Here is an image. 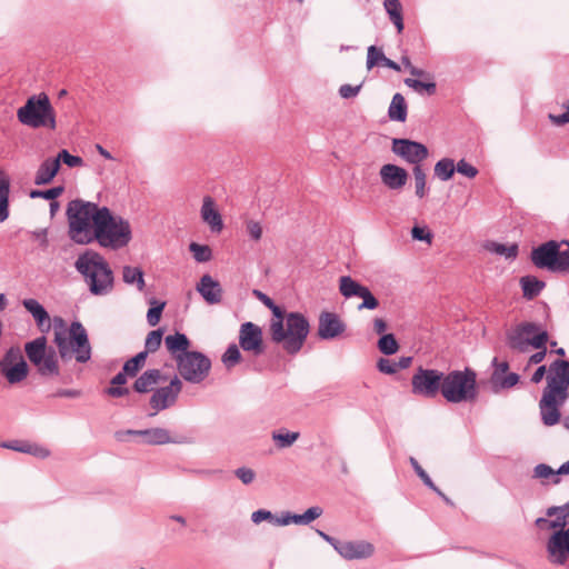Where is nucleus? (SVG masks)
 I'll return each mask as SVG.
<instances>
[{
  "label": "nucleus",
  "mask_w": 569,
  "mask_h": 569,
  "mask_svg": "<svg viewBox=\"0 0 569 569\" xmlns=\"http://www.w3.org/2000/svg\"><path fill=\"white\" fill-rule=\"evenodd\" d=\"M519 375L515 372H509L502 375L498 380L492 381L493 387H499L501 389H510L515 387L519 382Z\"/></svg>",
  "instance_id": "5fc2aeb1"
},
{
  "label": "nucleus",
  "mask_w": 569,
  "mask_h": 569,
  "mask_svg": "<svg viewBox=\"0 0 569 569\" xmlns=\"http://www.w3.org/2000/svg\"><path fill=\"white\" fill-rule=\"evenodd\" d=\"M24 359L19 348H10L3 356L1 366H13L16 362ZM2 367H0L1 369Z\"/></svg>",
  "instance_id": "13d9d810"
},
{
  "label": "nucleus",
  "mask_w": 569,
  "mask_h": 569,
  "mask_svg": "<svg viewBox=\"0 0 569 569\" xmlns=\"http://www.w3.org/2000/svg\"><path fill=\"white\" fill-rule=\"evenodd\" d=\"M433 171L437 178L448 181L455 174L456 166L452 159L442 158L435 164Z\"/></svg>",
  "instance_id": "c9c22d12"
},
{
  "label": "nucleus",
  "mask_w": 569,
  "mask_h": 569,
  "mask_svg": "<svg viewBox=\"0 0 569 569\" xmlns=\"http://www.w3.org/2000/svg\"><path fill=\"white\" fill-rule=\"evenodd\" d=\"M24 352L40 377L50 379L60 376L57 351L54 348L48 346V340L44 335L26 342Z\"/></svg>",
  "instance_id": "1a4fd4ad"
},
{
  "label": "nucleus",
  "mask_w": 569,
  "mask_h": 569,
  "mask_svg": "<svg viewBox=\"0 0 569 569\" xmlns=\"http://www.w3.org/2000/svg\"><path fill=\"white\" fill-rule=\"evenodd\" d=\"M189 250L192 252L193 258L197 262H207L212 257V251L209 246L191 242Z\"/></svg>",
  "instance_id": "a18cd8bd"
},
{
  "label": "nucleus",
  "mask_w": 569,
  "mask_h": 569,
  "mask_svg": "<svg viewBox=\"0 0 569 569\" xmlns=\"http://www.w3.org/2000/svg\"><path fill=\"white\" fill-rule=\"evenodd\" d=\"M267 308L272 312V319L270 321V333L274 331L278 336L281 335V325H284L286 312L281 307L276 305L273 300Z\"/></svg>",
  "instance_id": "4c0bfd02"
},
{
  "label": "nucleus",
  "mask_w": 569,
  "mask_h": 569,
  "mask_svg": "<svg viewBox=\"0 0 569 569\" xmlns=\"http://www.w3.org/2000/svg\"><path fill=\"white\" fill-rule=\"evenodd\" d=\"M267 308L272 312V319L270 321V333L274 331L278 336L281 335V325H284L286 312L281 307L276 305L273 300Z\"/></svg>",
  "instance_id": "e433bc0d"
},
{
  "label": "nucleus",
  "mask_w": 569,
  "mask_h": 569,
  "mask_svg": "<svg viewBox=\"0 0 569 569\" xmlns=\"http://www.w3.org/2000/svg\"><path fill=\"white\" fill-rule=\"evenodd\" d=\"M549 335L547 330L536 322L523 321L506 333L507 346L517 352L525 353L529 347L540 349L547 345Z\"/></svg>",
  "instance_id": "9b49d317"
},
{
  "label": "nucleus",
  "mask_w": 569,
  "mask_h": 569,
  "mask_svg": "<svg viewBox=\"0 0 569 569\" xmlns=\"http://www.w3.org/2000/svg\"><path fill=\"white\" fill-rule=\"evenodd\" d=\"M0 371L9 383L16 385L23 381L28 377L29 367L27 361L21 359L13 366H2Z\"/></svg>",
  "instance_id": "cd10ccee"
},
{
  "label": "nucleus",
  "mask_w": 569,
  "mask_h": 569,
  "mask_svg": "<svg viewBox=\"0 0 569 569\" xmlns=\"http://www.w3.org/2000/svg\"><path fill=\"white\" fill-rule=\"evenodd\" d=\"M147 360V352H138L134 357L127 360L123 365V370L129 377H134L139 370L144 366Z\"/></svg>",
  "instance_id": "37998d69"
},
{
  "label": "nucleus",
  "mask_w": 569,
  "mask_h": 569,
  "mask_svg": "<svg viewBox=\"0 0 569 569\" xmlns=\"http://www.w3.org/2000/svg\"><path fill=\"white\" fill-rule=\"evenodd\" d=\"M391 150L407 162L420 166L428 158V148L421 143L410 139L395 138L392 140Z\"/></svg>",
  "instance_id": "2eb2a0df"
},
{
  "label": "nucleus",
  "mask_w": 569,
  "mask_h": 569,
  "mask_svg": "<svg viewBox=\"0 0 569 569\" xmlns=\"http://www.w3.org/2000/svg\"><path fill=\"white\" fill-rule=\"evenodd\" d=\"M378 369L383 372V373H387V375H393L398 371V368H397V365H396V361H391L389 359H386V358H380L378 360Z\"/></svg>",
  "instance_id": "774afa93"
},
{
  "label": "nucleus",
  "mask_w": 569,
  "mask_h": 569,
  "mask_svg": "<svg viewBox=\"0 0 569 569\" xmlns=\"http://www.w3.org/2000/svg\"><path fill=\"white\" fill-rule=\"evenodd\" d=\"M239 345L244 351L256 356L263 352L262 330L253 322H244L239 331Z\"/></svg>",
  "instance_id": "a211bd4d"
},
{
  "label": "nucleus",
  "mask_w": 569,
  "mask_h": 569,
  "mask_svg": "<svg viewBox=\"0 0 569 569\" xmlns=\"http://www.w3.org/2000/svg\"><path fill=\"white\" fill-rule=\"evenodd\" d=\"M299 432H273L272 440L279 448H288L299 438Z\"/></svg>",
  "instance_id": "8fccbe9b"
},
{
  "label": "nucleus",
  "mask_w": 569,
  "mask_h": 569,
  "mask_svg": "<svg viewBox=\"0 0 569 569\" xmlns=\"http://www.w3.org/2000/svg\"><path fill=\"white\" fill-rule=\"evenodd\" d=\"M251 521L256 525H259L262 521L273 522V513L266 509H259L251 513Z\"/></svg>",
  "instance_id": "338daca9"
},
{
  "label": "nucleus",
  "mask_w": 569,
  "mask_h": 569,
  "mask_svg": "<svg viewBox=\"0 0 569 569\" xmlns=\"http://www.w3.org/2000/svg\"><path fill=\"white\" fill-rule=\"evenodd\" d=\"M23 308L32 316L38 329L47 333L51 329V320L46 308L36 299L29 298L22 300Z\"/></svg>",
  "instance_id": "5701e85b"
},
{
  "label": "nucleus",
  "mask_w": 569,
  "mask_h": 569,
  "mask_svg": "<svg viewBox=\"0 0 569 569\" xmlns=\"http://www.w3.org/2000/svg\"><path fill=\"white\" fill-rule=\"evenodd\" d=\"M410 465L412 466L413 470L418 475V477L422 480V482L429 487L433 491H438V487L435 485V482L431 480L429 475L425 471V469L419 465L417 459L413 457H410Z\"/></svg>",
  "instance_id": "864d4df0"
},
{
  "label": "nucleus",
  "mask_w": 569,
  "mask_h": 569,
  "mask_svg": "<svg viewBox=\"0 0 569 569\" xmlns=\"http://www.w3.org/2000/svg\"><path fill=\"white\" fill-rule=\"evenodd\" d=\"M445 372L437 369L418 367L411 378V392L426 399H433L442 395Z\"/></svg>",
  "instance_id": "ddd939ff"
},
{
  "label": "nucleus",
  "mask_w": 569,
  "mask_h": 569,
  "mask_svg": "<svg viewBox=\"0 0 569 569\" xmlns=\"http://www.w3.org/2000/svg\"><path fill=\"white\" fill-rule=\"evenodd\" d=\"M566 112L562 114L549 113L548 118L555 126H563L569 123V99L563 103Z\"/></svg>",
  "instance_id": "69168bd1"
},
{
  "label": "nucleus",
  "mask_w": 569,
  "mask_h": 569,
  "mask_svg": "<svg viewBox=\"0 0 569 569\" xmlns=\"http://www.w3.org/2000/svg\"><path fill=\"white\" fill-rule=\"evenodd\" d=\"M149 303H150V308L147 312V321H148L149 326L154 327L159 323V321L161 319V315L166 307V302L159 301L154 298H151L149 300Z\"/></svg>",
  "instance_id": "79ce46f5"
},
{
  "label": "nucleus",
  "mask_w": 569,
  "mask_h": 569,
  "mask_svg": "<svg viewBox=\"0 0 569 569\" xmlns=\"http://www.w3.org/2000/svg\"><path fill=\"white\" fill-rule=\"evenodd\" d=\"M176 362L180 377L190 383L202 382L211 370V360L200 351L182 353Z\"/></svg>",
  "instance_id": "f8f14e48"
},
{
  "label": "nucleus",
  "mask_w": 569,
  "mask_h": 569,
  "mask_svg": "<svg viewBox=\"0 0 569 569\" xmlns=\"http://www.w3.org/2000/svg\"><path fill=\"white\" fill-rule=\"evenodd\" d=\"M383 7L389 16L390 21L397 28L398 33H401L405 28L401 2L399 0H385Z\"/></svg>",
  "instance_id": "72a5a7b5"
},
{
  "label": "nucleus",
  "mask_w": 569,
  "mask_h": 569,
  "mask_svg": "<svg viewBox=\"0 0 569 569\" xmlns=\"http://www.w3.org/2000/svg\"><path fill=\"white\" fill-rule=\"evenodd\" d=\"M56 160H58L59 164L61 166V162H63L69 168H76L83 164V160L79 156L71 154L68 150L62 149L59 151V153L56 157Z\"/></svg>",
  "instance_id": "3c124183"
},
{
  "label": "nucleus",
  "mask_w": 569,
  "mask_h": 569,
  "mask_svg": "<svg viewBox=\"0 0 569 569\" xmlns=\"http://www.w3.org/2000/svg\"><path fill=\"white\" fill-rule=\"evenodd\" d=\"M359 298L362 299V302L358 306V310H373L379 306L378 299L372 295L368 287H366V289L363 290Z\"/></svg>",
  "instance_id": "6e6d98bb"
},
{
  "label": "nucleus",
  "mask_w": 569,
  "mask_h": 569,
  "mask_svg": "<svg viewBox=\"0 0 569 569\" xmlns=\"http://www.w3.org/2000/svg\"><path fill=\"white\" fill-rule=\"evenodd\" d=\"M379 174L382 183L390 190L402 189L409 177L406 169L392 163L383 164Z\"/></svg>",
  "instance_id": "412c9836"
},
{
  "label": "nucleus",
  "mask_w": 569,
  "mask_h": 569,
  "mask_svg": "<svg viewBox=\"0 0 569 569\" xmlns=\"http://www.w3.org/2000/svg\"><path fill=\"white\" fill-rule=\"evenodd\" d=\"M456 170L459 173H461L468 178H475L478 174V169L476 167L471 166L470 163H468L463 159L458 161V163L456 166Z\"/></svg>",
  "instance_id": "0e129e2a"
},
{
  "label": "nucleus",
  "mask_w": 569,
  "mask_h": 569,
  "mask_svg": "<svg viewBox=\"0 0 569 569\" xmlns=\"http://www.w3.org/2000/svg\"><path fill=\"white\" fill-rule=\"evenodd\" d=\"M378 349L381 353L391 356L398 351L399 345L392 333H386L378 340Z\"/></svg>",
  "instance_id": "c03bdc74"
},
{
  "label": "nucleus",
  "mask_w": 569,
  "mask_h": 569,
  "mask_svg": "<svg viewBox=\"0 0 569 569\" xmlns=\"http://www.w3.org/2000/svg\"><path fill=\"white\" fill-rule=\"evenodd\" d=\"M569 397V360H555L549 367L547 386L539 402L541 420L553 426L560 420L559 406Z\"/></svg>",
  "instance_id": "f257e3e1"
},
{
  "label": "nucleus",
  "mask_w": 569,
  "mask_h": 569,
  "mask_svg": "<svg viewBox=\"0 0 569 569\" xmlns=\"http://www.w3.org/2000/svg\"><path fill=\"white\" fill-rule=\"evenodd\" d=\"M493 372L491 375V382L498 380L502 375H506L509 370V363L507 361H499L498 358L492 359Z\"/></svg>",
  "instance_id": "e2e57ef3"
},
{
  "label": "nucleus",
  "mask_w": 569,
  "mask_h": 569,
  "mask_svg": "<svg viewBox=\"0 0 569 569\" xmlns=\"http://www.w3.org/2000/svg\"><path fill=\"white\" fill-rule=\"evenodd\" d=\"M310 332L309 320L300 312H288L284 325H281V335L272 331L271 340L281 345L288 355H297L303 347Z\"/></svg>",
  "instance_id": "6e6552de"
},
{
  "label": "nucleus",
  "mask_w": 569,
  "mask_h": 569,
  "mask_svg": "<svg viewBox=\"0 0 569 569\" xmlns=\"http://www.w3.org/2000/svg\"><path fill=\"white\" fill-rule=\"evenodd\" d=\"M10 180L8 176L0 170V223L4 222L10 214L9 210Z\"/></svg>",
  "instance_id": "7c9ffc66"
},
{
  "label": "nucleus",
  "mask_w": 569,
  "mask_h": 569,
  "mask_svg": "<svg viewBox=\"0 0 569 569\" xmlns=\"http://www.w3.org/2000/svg\"><path fill=\"white\" fill-rule=\"evenodd\" d=\"M530 260L538 269L550 272H569V241L549 240L535 248L530 252Z\"/></svg>",
  "instance_id": "0eeeda50"
},
{
  "label": "nucleus",
  "mask_w": 569,
  "mask_h": 569,
  "mask_svg": "<svg viewBox=\"0 0 569 569\" xmlns=\"http://www.w3.org/2000/svg\"><path fill=\"white\" fill-rule=\"evenodd\" d=\"M405 84L411 89H413L417 92H421L425 90L429 96H432L436 93L437 86L435 82H423L418 79H411L407 78L405 79Z\"/></svg>",
  "instance_id": "de8ad7c7"
},
{
  "label": "nucleus",
  "mask_w": 569,
  "mask_h": 569,
  "mask_svg": "<svg viewBox=\"0 0 569 569\" xmlns=\"http://www.w3.org/2000/svg\"><path fill=\"white\" fill-rule=\"evenodd\" d=\"M487 249L496 254L502 256L506 259L513 260L518 254V244L512 243L510 246L498 243V242H489L487 244Z\"/></svg>",
  "instance_id": "58836bf2"
},
{
  "label": "nucleus",
  "mask_w": 569,
  "mask_h": 569,
  "mask_svg": "<svg viewBox=\"0 0 569 569\" xmlns=\"http://www.w3.org/2000/svg\"><path fill=\"white\" fill-rule=\"evenodd\" d=\"M132 238L129 221L120 216H114L108 207H102V213L98 217V223L90 237L83 241L87 244L97 241L102 248L118 250L126 247Z\"/></svg>",
  "instance_id": "7ed1b4c3"
},
{
  "label": "nucleus",
  "mask_w": 569,
  "mask_h": 569,
  "mask_svg": "<svg viewBox=\"0 0 569 569\" xmlns=\"http://www.w3.org/2000/svg\"><path fill=\"white\" fill-rule=\"evenodd\" d=\"M181 389L182 382L178 376H174L168 386L156 389L150 398V406L154 409V412L149 416H156L158 411L172 406L177 401Z\"/></svg>",
  "instance_id": "dca6fc26"
},
{
  "label": "nucleus",
  "mask_w": 569,
  "mask_h": 569,
  "mask_svg": "<svg viewBox=\"0 0 569 569\" xmlns=\"http://www.w3.org/2000/svg\"><path fill=\"white\" fill-rule=\"evenodd\" d=\"M162 376L158 369H149L144 371L133 383V390L139 393H147L153 390V387L159 383Z\"/></svg>",
  "instance_id": "c85d7f7f"
},
{
  "label": "nucleus",
  "mask_w": 569,
  "mask_h": 569,
  "mask_svg": "<svg viewBox=\"0 0 569 569\" xmlns=\"http://www.w3.org/2000/svg\"><path fill=\"white\" fill-rule=\"evenodd\" d=\"M122 280L127 284L136 286L139 291H143L146 287L144 274L139 267L124 266L122 269Z\"/></svg>",
  "instance_id": "f704fd0d"
},
{
  "label": "nucleus",
  "mask_w": 569,
  "mask_h": 569,
  "mask_svg": "<svg viewBox=\"0 0 569 569\" xmlns=\"http://www.w3.org/2000/svg\"><path fill=\"white\" fill-rule=\"evenodd\" d=\"M234 476L243 483V485H250L254 478L256 472L248 467H240L234 470Z\"/></svg>",
  "instance_id": "bf43d9fd"
},
{
  "label": "nucleus",
  "mask_w": 569,
  "mask_h": 569,
  "mask_svg": "<svg viewBox=\"0 0 569 569\" xmlns=\"http://www.w3.org/2000/svg\"><path fill=\"white\" fill-rule=\"evenodd\" d=\"M246 230L249 237L254 241H259L262 237V227L258 221L248 220L246 222Z\"/></svg>",
  "instance_id": "052dcab7"
},
{
  "label": "nucleus",
  "mask_w": 569,
  "mask_h": 569,
  "mask_svg": "<svg viewBox=\"0 0 569 569\" xmlns=\"http://www.w3.org/2000/svg\"><path fill=\"white\" fill-rule=\"evenodd\" d=\"M124 436H139L142 438V443L146 445H166V443H189L190 441L186 437H171L170 432L164 428H151L143 430H126L118 431L116 437L119 441L124 440Z\"/></svg>",
  "instance_id": "4468645a"
},
{
  "label": "nucleus",
  "mask_w": 569,
  "mask_h": 569,
  "mask_svg": "<svg viewBox=\"0 0 569 569\" xmlns=\"http://www.w3.org/2000/svg\"><path fill=\"white\" fill-rule=\"evenodd\" d=\"M76 270L83 277L89 291L93 296L110 293L114 284V276L107 260L93 250H86L74 262Z\"/></svg>",
  "instance_id": "f03ea898"
},
{
  "label": "nucleus",
  "mask_w": 569,
  "mask_h": 569,
  "mask_svg": "<svg viewBox=\"0 0 569 569\" xmlns=\"http://www.w3.org/2000/svg\"><path fill=\"white\" fill-rule=\"evenodd\" d=\"M53 342L63 361L71 360L73 355L79 363H86L91 359V345L88 332L79 321L71 322L69 339L66 337L64 331L56 330Z\"/></svg>",
  "instance_id": "423d86ee"
},
{
  "label": "nucleus",
  "mask_w": 569,
  "mask_h": 569,
  "mask_svg": "<svg viewBox=\"0 0 569 569\" xmlns=\"http://www.w3.org/2000/svg\"><path fill=\"white\" fill-rule=\"evenodd\" d=\"M190 345L191 342L189 338L184 333L178 331L173 335H168L164 338V346L176 361L177 357H182V353L190 352Z\"/></svg>",
  "instance_id": "393cba45"
},
{
  "label": "nucleus",
  "mask_w": 569,
  "mask_h": 569,
  "mask_svg": "<svg viewBox=\"0 0 569 569\" xmlns=\"http://www.w3.org/2000/svg\"><path fill=\"white\" fill-rule=\"evenodd\" d=\"M197 291L209 305H218L222 300V288L210 274H203L196 287Z\"/></svg>",
  "instance_id": "4be33fe9"
},
{
  "label": "nucleus",
  "mask_w": 569,
  "mask_h": 569,
  "mask_svg": "<svg viewBox=\"0 0 569 569\" xmlns=\"http://www.w3.org/2000/svg\"><path fill=\"white\" fill-rule=\"evenodd\" d=\"M569 523V519L566 515H562L560 517H556L552 520H548L546 529H553L555 532L551 536H555L556 533L560 531H566L568 528L566 526Z\"/></svg>",
  "instance_id": "4d7b16f0"
},
{
  "label": "nucleus",
  "mask_w": 569,
  "mask_h": 569,
  "mask_svg": "<svg viewBox=\"0 0 569 569\" xmlns=\"http://www.w3.org/2000/svg\"><path fill=\"white\" fill-rule=\"evenodd\" d=\"M337 552L347 560L367 559L373 555L375 547L365 540L341 541Z\"/></svg>",
  "instance_id": "aec40b11"
},
{
  "label": "nucleus",
  "mask_w": 569,
  "mask_h": 569,
  "mask_svg": "<svg viewBox=\"0 0 569 569\" xmlns=\"http://www.w3.org/2000/svg\"><path fill=\"white\" fill-rule=\"evenodd\" d=\"M520 286L522 289L523 298L527 300H532L540 295L542 289L546 287V283L535 276H523L520 278Z\"/></svg>",
  "instance_id": "c756f323"
},
{
  "label": "nucleus",
  "mask_w": 569,
  "mask_h": 569,
  "mask_svg": "<svg viewBox=\"0 0 569 569\" xmlns=\"http://www.w3.org/2000/svg\"><path fill=\"white\" fill-rule=\"evenodd\" d=\"M64 188L62 186L53 187L47 190H31L30 198H42L46 200H56L59 196L62 194Z\"/></svg>",
  "instance_id": "603ef678"
},
{
  "label": "nucleus",
  "mask_w": 569,
  "mask_h": 569,
  "mask_svg": "<svg viewBox=\"0 0 569 569\" xmlns=\"http://www.w3.org/2000/svg\"><path fill=\"white\" fill-rule=\"evenodd\" d=\"M161 341H162V330L161 329L150 331L147 336V339L144 342V350L142 352H147V356L149 355V352H156L160 348Z\"/></svg>",
  "instance_id": "49530a36"
},
{
  "label": "nucleus",
  "mask_w": 569,
  "mask_h": 569,
  "mask_svg": "<svg viewBox=\"0 0 569 569\" xmlns=\"http://www.w3.org/2000/svg\"><path fill=\"white\" fill-rule=\"evenodd\" d=\"M223 365L230 369L234 367L241 360V353L237 345H230L221 358Z\"/></svg>",
  "instance_id": "09e8293b"
},
{
  "label": "nucleus",
  "mask_w": 569,
  "mask_h": 569,
  "mask_svg": "<svg viewBox=\"0 0 569 569\" xmlns=\"http://www.w3.org/2000/svg\"><path fill=\"white\" fill-rule=\"evenodd\" d=\"M366 286L359 283L350 276H341L339 278V291L346 299L360 297Z\"/></svg>",
  "instance_id": "2f4dec72"
},
{
  "label": "nucleus",
  "mask_w": 569,
  "mask_h": 569,
  "mask_svg": "<svg viewBox=\"0 0 569 569\" xmlns=\"http://www.w3.org/2000/svg\"><path fill=\"white\" fill-rule=\"evenodd\" d=\"M412 173L415 178L416 196L419 199H422L428 193L426 172L421 166H415L412 169Z\"/></svg>",
  "instance_id": "ea45409f"
},
{
  "label": "nucleus",
  "mask_w": 569,
  "mask_h": 569,
  "mask_svg": "<svg viewBox=\"0 0 569 569\" xmlns=\"http://www.w3.org/2000/svg\"><path fill=\"white\" fill-rule=\"evenodd\" d=\"M201 218L209 224L210 229L214 232H219L223 228L221 214L214 208V201L211 197L207 196L203 198L201 207Z\"/></svg>",
  "instance_id": "b1692460"
},
{
  "label": "nucleus",
  "mask_w": 569,
  "mask_h": 569,
  "mask_svg": "<svg viewBox=\"0 0 569 569\" xmlns=\"http://www.w3.org/2000/svg\"><path fill=\"white\" fill-rule=\"evenodd\" d=\"M102 207L82 199H73L67 206L66 216L69 224L70 238L79 244H87L83 240L91 236L98 223Z\"/></svg>",
  "instance_id": "20e7f679"
},
{
  "label": "nucleus",
  "mask_w": 569,
  "mask_h": 569,
  "mask_svg": "<svg viewBox=\"0 0 569 569\" xmlns=\"http://www.w3.org/2000/svg\"><path fill=\"white\" fill-rule=\"evenodd\" d=\"M533 477L539 479L551 478L552 480L555 478V470L546 463H539L533 469Z\"/></svg>",
  "instance_id": "680f3d73"
},
{
  "label": "nucleus",
  "mask_w": 569,
  "mask_h": 569,
  "mask_svg": "<svg viewBox=\"0 0 569 569\" xmlns=\"http://www.w3.org/2000/svg\"><path fill=\"white\" fill-rule=\"evenodd\" d=\"M18 120L30 128H56L54 111L50 99L46 93H39L28 98L26 103L18 109Z\"/></svg>",
  "instance_id": "9d476101"
},
{
  "label": "nucleus",
  "mask_w": 569,
  "mask_h": 569,
  "mask_svg": "<svg viewBox=\"0 0 569 569\" xmlns=\"http://www.w3.org/2000/svg\"><path fill=\"white\" fill-rule=\"evenodd\" d=\"M407 102L401 93H396L392 97L388 109V117L392 121L403 122L407 119Z\"/></svg>",
  "instance_id": "473e14b6"
},
{
  "label": "nucleus",
  "mask_w": 569,
  "mask_h": 569,
  "mask_svg": "<svg viewBox=\"0 0 569 569\" xmlns=\"http://www.w3.org/2000/svg\"><path fill=\"white\" fill-rule=\"evenodd\" d=\"M546 549L552 565H566L569 559V526L568 530L550 536Z\"/></svg>",
  "instance_id": "f3484780"
},
{
  "label": "nucleus",
  "mask_w": 569,
  "mask_h": 569,
  "mask_svg": "<svg viewBox=\"0 0 569 569\" xmlns=\"http://www.w3.org/2000/svg\"><path fill=\"white\" fill-rule=\"evenodd\" d=\"M323 510L319 506L308 508L303 513H292V523L295 525H309L322 515Z\"/></svg>",
  "instance_id": "a19ab883"
},
{
  "label": "nucleus",
  "mask_w": 569,
  "mask_h": 569,
  "mask_svg": "<svg viewBox=\"0 0 569 569\" xmlns=\"http://www.w3.org/2000/svg\"><path fill=\"white\" fill-rule=\"evenodd\" d=\"M60 169V164L56 158H47L39 166L36 176L34 183L37 186H43L50 183Z\"/></svg>",
  "instance_id": "bb28decb"
},
{
  "label": "nucleus",
  "mask_w": 569,
  "mask_h": 569,
  "mask_svg": "<svg viewBox=\"0 0 569 569\" xmlns=\"http://www.w3.org/2000/svg\"><path fill=\"white\" fill-rule=\"evenodd\" d=\"M366 66L368 70L379 66L387 67L398 72L401 70L397 62L387 58L382 49L376 46L368 47Z\"/></svg>",
  "instance_id": "a878e982"
},
{
  "label": "nucleus",
  "mask_w": 569,
  "mask_h": 569,
  "mask_svg": "<svg viewBox=\"0 0 569 569\" xmlns=\"http://www.w3.org/2000/svg\"><path fill=\"white\" fill-rule=\"evenodd\" d=\"M346 323L341 318L330 311H322L318 319V337L322 340H332L346 331Z\"/></svg>",
  "instance_id": "6ab92c4d"
},
{
  "label": "nucleus",
  "mask_w": 569,
  "mask_h": 569,
  "mask_svg": "<svg viewBox=\"0 0 569 569\" xmlns=\"http://www.w3.org/2000/svg\"><path fill=\"white\" fill-rule=\"evenodd\" d=\"M478 395L477 373L473 369L466 367L443 375L441 396L447 402H475Z\"/></svg>",
  "instance_id": "39448f33"
}]
</instances>
